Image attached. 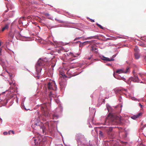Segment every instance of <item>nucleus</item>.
Masks as SVG:
<instances>
[{
  "label": "nucleus",
  "mask_w": 146,
  "mask_h": 146,
  "mask_svg": "<svg viewBox=\"0 0 146 146\" xmlns=\"http://www.w3.org/2000/svg\"><path fill=\"white\" fill-rule=\"evenodd\" d=\"M122 119L120 116L110 113L106 117L104 125H117L121 123Z\"/></svg>",
  "instance_id": "obj_1"
},
{
  "label": "nucleus",
  "mask_w": 146,
  "mask_h": 146,
  "mask_svg": "<svg viewBox=\"0 0 146 146\" xmlns=\"http://www.w3.org/2000/svg\"><path fill=\"white\" fill-rule=\"evenodd\" d=\"M48 60L46 58L42 59L40 58L36 64L35 67L36 72L35 77L38 79L40 75V72L42 70V66L46 65L47 63Z\"/></svg>",
  "instance_id": "obj_2"
},
{
  "label": "nucleus",
  "mask_w": 146,
  "mask_h": 146,
  "mask_svg": "<svg viewBox=\"0 0 146 146\" xmlns=\"http://www.w3.org/2000/svg\"><path fill=\"white\" fill-rule=\"evenodd\" d=\"M130 68L129 67H127L126 69L124 68H122L118 69L115 72H114L113 74V76L119 80H122L125 82L126 81V79L124 78L123 76L121 77L120 75H119L117 74H116L115 73L117 74H120L121 73H126L128 72L129 71Z\"/></svg>",
  "instance_id": "obj_3"
},
{
  "label": "nucleus",
  "mask_w": 146,
  "mask_h": 146,
  "mask_svg": "<svg viewBox=\"0 0 146 146\" xmlns=\"http://www.w3.org/2000/svg\"><path fill=\"white\" fill-rule=\"evenodd\" d=\"M59 75H61V76H60L59 81L60 88L61 89H63L66 86L67 82L64 78H66L67 76L64 73L62 72H60Z\"/></svg>",
  "instance_id": "obj_4"
},
{
  "label": "nucleus",
  "mask_w": 146,
  "mask_h": 146,
  "mask_svg": "<svg viewBox=\"0 0 146 146\" xmlns=\"http://www.w3.org/2000/svg\"><path fill=\"white\" fill-rule=\"evenodd\" d=\"M37 136L36 137L37 139L33 138L31 141V143L32 146L36 145V146H39L40 142L41 141V135L38 133L37 135Z\"/></svg>",
  "instance_id": "obj_5"
},
{
  "label": "nucleus",
  "mask_w": 146,
  "mask_h": 146,
  "mask_svg": "<svg viewBox=\"0 0 146 146\" xmlns=\"http://www.w3.org/2000/svg\"><path fill=\"white\" fill-rule=\"evenodd\" d=\"M40 109L41 111L44 112L46 118H44L42 119L43 120H46V119L50 117V115L47 114V113L45 111L46 106L45 104H43L40 106Z\"/></svg>",
  "instance_id": "obj_6"
},
{
  "label": "nucleus",
  "mask_w": 146,
  "mask_h": 146,
  "mask_svg": "<svg viewBox=\"0 0 146 146\" xmlns=\"http://www.w3.org/2000/svg\"><path fill=\"white\" fill-rule=\"evenodd\" d=\"M17 39L23 41H31L34 40V37H16Z\"/></svg>",
  "instance_id": "obj_7"
},
{
  "label": "nucleus",
  "mask_w": 146,
  "mask_h": 146,
  "mask_svg": "<svg viewBox=\"0 0 146 146\" xmlns=\"http://www.w3.org/2000/svg\"><path fill=\"white\" fill-rule=\"evenodd\" d=\"M56 86L55 82L52 81L49 82L48 84V87L49 90H54L53 87Z\"/></svg>",
  "instance_id": "obj_8"
},
{
  "label": "nucleus",
  "mask_w": 146,
  "mask_h": 146,
  "mask_svg": "<svg viewBox=\"0 0 146 146\" xmlns=\"http://www.w3.org/2000/svg\"><path fill=\"white\" fill-rule=\"evenodd\" d=\"M9 82L10 85H11V86L9 89V90L11 92H13L14 91V90H13L14 88L13 86H15V83L14 82L13 80L12 79H11V81H9Z\"/></svg>",
  "instance_id": "obj_9"
},
{
  "label": "nucleus",
  "mask_w": 146,
  "mask_h": 146,
  "mask_svg": "<svg viewBox=\"0 0 146 146\" xmlns=\"http://www.w3.org/2000/svg\"><path fill=\"white\" fill-rule=\"evenodd\" d=\"M130 79L133 82H141L142 83V82H140V80L139 79L137 76L136 74H134V77H131Z\"/></svg>",
  "instance_id": "obj_10"
},
{
  "label": "nucleus",
  "mask_w": 146,
  "mask_h": 146,
  "mask_svg": "<svg viewBox=\"0 0 146 146\" xmlns=\"http://www.w3.org/2000/svg\"><path fill=\"white\" fill-rule=\"evenodd\" d=\"M142 115V113L141 112H140L137 114L134 115L131 117V118L134 120L136 119L139 117L141 116Z\"/></svg>",
  "instance_id": "obj_11"
},
{
  "label": "nucleus",
  "mask_w": 146,
  "mask_h": 146,
  "mask_svg": "<svg viewBox=\"0 0 146 146\" xmlns=\"http://www.w3.org/2000/svg\"><path fill=\"white\" fill-rule=\"evenodd\" d=\"M127 91V90L119 88L117 89V93H119L120 94H122L123 93H124V92H126Z\"/></svg>",
  "instance_id": "obj_12"
},
{
  "label": "nucleus",
  "mask_w": 146,
  "mask_h": 146,
  "mask_svg": "<svg viewBox=\"0 0 146 146\" xmlns=\"http://www.w3.org/2000/svg\"><path fill=\"white\" fill-rule=\"evenodd\" d=\"M40 129L42 131V133L46 134V128L44 125H41L40 126Z\"/></svg>",
  "instance_id": "obj_13"
},
{
  "label": "nucleus",
  "mask_w": 146,
  "mask_h": 146,
  "mask_svg": "<svg viewBox=\"0 0 146 146\" xmlns=\"http://www.w3.org/2000/svg\"><path fill=\"white\" fill-rule=\"evenodd\" d=\"M101 59L104 60H106L108 61H111L114 60L113 58H111V59H110V58L105 57L104 56H102V58H101Z\"/></svg>",
  "instance_id": "obj_14"
},
{
  "label": "nucleus",
  "mask_w": 146,
  "mask_h": 146,
  "mask_svg": "<svg viewBox=\"0 0 146 146\" xmlns=\"http://www.w3.org/2000/svg\"><path fill=\"white\" fill-rule=\"evenodd\" d=\"M138 51H137V52H135L134 54V56L135 59H138L140 57V55L139 53H138L137 52Z\"/></svg>",
  "instance_id": "obj_15"
},
{
  "label": "nucleus",
  "mask_w": 146,
  "mask_h": 146,
  "mask_svg": "<svg viewBox=\"0 0 146 146\" xmlns=\"http://www.w3.org/2000/svg\"><path fill=\"white\" fill-rule=\"evenodd\" d=\"M5 61L2 59L0 58V64L2 66H6Z\"/></svg>",
  "instance_id": "obj_16"
},
{
  "label": "nucleus",
  "mask_w": 146,
  "mask_h": 146,
  "mask_svg": "<svg viewBox=\"0 0 146 146\" xmlns=\"http://www.w3.org/2000/svg\"><path fill=\"white\" fill-rule=\"evenodd\" d=\"M9 27V25L7 24L6 25L4 26V27L2 28L1 30L2 31H3L5 30L8 29Z\"/></svg>",
  "instance_id": "obj_17"
},
{
  "label": "nucleus",
  "mask_w": 146,
  "mask_h": 146,
  "mask_svg": "<svg viewBox=\"0 0 146 146\" xmlns=\"http://www.w3.org/2000/svg\"><path fill=\"white\" fill-rule=\"evenodd\" d=\"M106 106L108 111L110 112L111 111V107L108 104H106Z\"/></svg>",
  "instance_id": "obj_18"
},
{
  "label": "nucleus",
  "mask_w": 146,
  "mask_h": 146,
  "mask_svg": "<svg viewBox=\"0 0 146 146\" xmlns=\"http://www.w3.org/2000/svg\"><path fill=\"white\" fill-rule=\"evenodd\" d=\"M79 55V54H74L72 53H70V55L74 57H76L77 56H78Z\"/></svg>",
  "instance_id": "obj_19"
},
{
  "label": "nucleus",
  "mask_w": 146,
  "mask_h": 146,
  "mask_svg": "<svg viewBox=\"0 0 146 146\" xmlns=\"http://www.w3.org/2000/svg\"><path fill=\"white\" fill-rule=\"evenodd\" d=\"M91 49L93 51H95L96 53L98 52V50L96 48H95L94 47H92Z\"/></svg>",
  "instance_id": "obj_20"
},
{
  "label": "nucleus",
  "mask_w": 146,
  "mask_h": 146,
  "mask_svg": "<svg viewBox=\"0 0 146 146\" xmlns=\"http://www.w3.org/2000/svg\"><path fill=\"white\" fill-rule=\"evenodd\" d=\"M37 38H35V40H36L37 41L39 42H40L41 41V40L40 38V37H37Z\"/></svg>",
  "instance_id": "obj_21"
},
{
  "label": "nucleus",
  "mask_w": 146,
  "mask_h": 146,
  "mask_svg": "<svg viewBox=\"0 0 146 146\" xmlns=\"http://www.w3.org/2000/svg\"><path fill=\"white\" fill-rule=\"evenodd\" d=\"M52 117L53 119H56L58 118V116L57 115H53Z\"/></svg>",
  "instance_id": "obj_22"
},
{
  "label": "nucleus",
  "mask_w": 146,
  "mask_h": 146,
  "mask_svg": "<svg viewBox=\"0 0 146 146\" xmlns=\"http://www.w3.org/2000/svg\"><path fill=\"white\" fill-rule=\"evenodd\" d=\"M113 129V128L112 127H109V128H108L107 129V131L109 132H111Z\"/></svg>",
  "instance_id": "obj_23"
},
{
  "label": "nucleus",
  "mask_w": 146,
  "mask_h": 146,
  "mask_svg": "<svg viewBox=\"0 0 146 146\" xmlns=\"http://www.w3.org/2000/svg\"><path fill=\"white\" fill-rule=\"evenodd\" d=\"M96 24L97 26L100 29H104V28L100 25L98 24V23H97Z\"/></svg>",
  "instance_id": "obj_24"
},
{
  "label": "nucleus",
  "mask_w": 146,
  "mask_h": 146,
  "mask_svg": "<svg viewBox=\"0 0 146 146\" xmlns=\"http://www.w3.org/2000/svg\"><path fill=\"white\" fill-rule=\"evenodd\" d=\"M49 96H50V100H51L52 97V94L51 92H50L49 94Z\"/></svg>",
  "instance_id": "obj_25"
},
{
  "label": "nucleus",
  "mask_w": 146,
  "mask_h": 146,
  "mask_svg": "<svg viewBox=\"0 0 146 146\" xmlns=\"http://www.w3.org/2000/svg\"><path fill=\"white\" fill-rule=\"evenodd\" d=\"M99 135L101 136H103V133L101 131H99Z\"/></svg>",
  "instance_id": "obj_26"
},
{
  "label": "nucleus",
  "mask_w": 146,
  "mask_h": 146,
  "mask_svg": "<svg viewBox=\"0 0 146 146\" xmlns=\"http://www.w3.org/2000/svg\"><path fill=\"white\" fill-rule=\"evenodd\" d=\"M40 121H39L37 123H35V125L36 126H39V123H40Z\"/></svg>",
  "instance_id": "obj_27"
},
{
  "label": "nucleus",
  "mask_w": 146,
  "mask_h": 146,
  "mask_svg": "<svg viewBox=\"0 0 146 146\" xmlns=\"http://www.w3.org/2000/svg\"><path fill=\"white\" fill-rule=\"evenodd\" d=\"M4 135H6L8 134V133L7 131L4 132L3 133Z\"/></svg>",
  "instance_id": "obj_28"
},
{
  "label": "nucleus",
  "mask_w": 146,
  "mask_h": 146,
  "mask_svg": "<svg viewBox=\"0 0 146 146\" xmlns=\"http://www.w3.org/2000/svg\"><path fill=\"white\" fill-rule=\"evenodd\" d=\"M90 21L92 22H94V20L93 19H90Z\"/></svg>",
  "instance_id": "obj_29"
},
{
  "label": "nucleus",
  "mask_w": 146,
  "mask_h": 146,
  "mask_svg": "<svg viewBox=\"0 0 146 146\" xmlns=\"http://www.w3.org/2000/svg\"><path fill=\"white\" fill-rule=\"evenodd\" d=\"M131 99H132V100H136V98H135L134 97H132Z\"/></svg>",
  "instance_id": "obj_30"
},
{
  "label": "nucleus",
  "mask_w": 146,
  "mask_h": 146,
  "mask_svg": "<svg viewBox=\"0 0 146 146\" xmlns=\"http://www.w3.org/2000/svg\"><path fill=\"white\" fill-rule=\"evenodd\" d=\"M76 140L78 142H80V141L79 140V139H78V138H76Z\"/></svg>",
  "instance_id": "obj_31"
},
{
  "label": "nucleus",
  "mask_w": 146,
  "mask_h": 146,
  "mask_svg": "<svg viewBox=\"0 0 146 146\" xmlns=\"http://www.w3.org/2000/svg\"><path fill=\"white\" fill-rule=\"evenodd\" d=\"M53 41L56 44H58V42L57 41H56V40H53Z\"/></svg>",
  "instance_id": "obj_32"
},
{
  "label": "nucleus",
  "mask_w": 146,
  "mask_h": 146,
  "mask_svg": "<svg viewBox=\"0 0 146 146\" xmlns=\"http://www.w3.org/2000/svg\"><path fill=\"white\" fill-rule=\"evenodd\" d=\"M55 65V64H52V65H51V66L53 68L54 67Z\"/></svg>",
  "instance_id": "obj_33"
},
{
  "label": "nucleus",
  "mask_w": 146,
  "mask_h": 146,
  "mask_svg": "<svg viewBox=\"0 0 146 146\" xmlns=\"http://www.w3.org/2000/svg\"><path fill=\"white\" fill-rule=\"evenodd\" d=\"M45 15L46 16H49V15L48 13H46L45 14Z\"/></svg>",
  "instance_id": "obj_34"
},
{
  "label": "nucleus",
  "mask_w": 146,
  "mask_h": 146,
  "mask_svg": "<svg viewBox=\"0 0 146 146\" xmlns=\"http://www.w3.org/2000/svg\"><path fill=\"white\" fill-rule=\"evenodd\" d=\"M139 105L140 106L141 108H142L143 107V106L140 103H139Z\"/></svg>",
  "instance_id": "obj_35"
},
{
  "label": "nucleus",
  "mask_w": 146,
  "mask_h": 146,
  "mask_svg": "<svg viewBox=\"0 0 146 146\" xmlns=\"http://www.w3.org/2000/svg\"><path fill=\"white\" fill-rule=\"evenodd\" d=\"M11 130H10V131H8V133L9 135L10 134H11Z\"/></svg>",
  "instance_id": "obj_36"
},
{
  "label": "nucleus",
  "mask_w": 146,
  "mask_h": 146,
  "mask_svg": "<svg viewBox=\"0 0 146 146\" xmlns=\"http://www.w3.org/2000/svg\"><path fill=\"white\" fill-rule=\"evenodd\" d=\"M11 132L13 134H14V131L13 130H11Z\"/></svg>",
  "instance_id": "obj_37"
},
{
  "label": "nucleus",
  "mask_w": 146,
  "mask_h": 146,
  "mask_svg": "<svg viewBox=\"0 0 146 146\" xmlns=\"http://www.w3.org/2000/svg\"><path fill=\"white\" fill-rule=\"evenodd\" d=\"M88 41H87L85 42H83V44H85V43H88Z\"/></svg>",
  "instance_id": "obj_38"
},
{
  "label": "nucleus",
  "mask_w": 146,
  "mask_h": 146,
  "mask_svg": "<svg viewBox=\"0 0 146 146\" xmlns=\"http://www.w3.org/2000/svg\"><path fill=\"white\" fill-rule=\"evenodd\" d=\"M110 38H107L106 40H110Z\"/></svg>",
  "instance_id": "obj_39"
},
{
  "label": "nucleus",
  "mask_w": 146,
  "mask_h": 146,
  "mask_svg": "<svg viewBox=\"0 0 146 146\" xmlns=\"http://www.w3.org/2000/svg\"><path fill=\"white\" fill-rule=\"evenodd\" d=\"M88 58L89 59V60H90L91 58V57H89Z\"/></svg>",
  "instance_id": "obj_40"
},
{
  "label": "nucleus",
  "mask_w": 146,
  "mask_h": 146,
  "mask_svg": "<svg viewBox=\"0 0 146 146\" xmlns=\"http://www.w3.org/2000/svg\"><path fill=\"white\" fill-rule=\"evenodd\" d=\"M37 27H38L39 28H40V26H37Z\"/></svg>",
  "instance_id": "obj_41"
},
{
  "label": "nucleus",
  "mask_w": 146,
  "mask_h": 146,
  "mask_svg": "<svg viewBox=\"0 0 146 146\" xmlns=\"http://www.w3.org/2000/svg\"><path fill=\"white\" fill-rule=\"evenodd\" d=\"M140 146H145V145H141Z\"/></svg>",
  "instance_id": "obj_42"
},
{
  "label": "nucleus",
  "mask_w": 146,
  "mask_h": 146,
  "mask_svg": "<svg viewBox=\"0 0 146 146\" xmlns=\"http://www.w3.org/2000/svg\"><path fill=\"white\" fill-rule=\"evenodd\" d=\"M94 36L96 37V36Z\"/></svg>",
  "instance_id": "obj_43"
},
{
  "label": "nucleus",
  "mask_w": 146,
  "mask_h": 146,
  "mask_svg": "<svg viewBox=\"0 0 146 146\" xmlns=\"http://www.w3.org/2000/svg\"><path fill=\"white\" fill-rule=\"evenodd\" d=\"M108 64V65H110V64Z\"/></svg>",
  "instance_id": "obj_44"
},
{
  "label": "nucleus",
  "mask_w": 146,
  "mask_h": 146,
  "mask_svg": "<svg viewBox=\"0 0 146 146\" xmlns=\"http://www.w3.org/2000/svg\"><path fill=\"white\" fill-rule=\"evenodd\" d=\"M113 56H114V57H115V56H114V55H113Z\"/></svg>",
  "instance_id": "obj_45"
},
{
  "label": "nucleus",
  "mask_w": 146,
  "mask_h": 146,
  "mask_svg": "<svg viewBox=\"0 0 146 146\" xmlns=\"http://www.w3.org/2000/svg\"><path fill=\"white\" fill-rule=\"evenodd\" d=\"M33 125H32V127H33Z\"/></svg>",
  "instance_id": "obj_46"
},
{
  "label": "nucleus",
  "mask_w": 146,
  "mask_h": 146,
  "mask_svg": "<svg viewBox=\"0 0 146 146\" xmlns=\"http://www.w3.org/2000/svg\"><path fill=\"white\" fill-rule=\"evenodd\" d=\"M5 12H7V11H5Z\"/></svg>",
  "instance_id": "obj_47"
},
{
  "label": "nucleus",
  "mask_w": 146,
  "mask_h": 146,
  "mask_svg": "<svg viewBox=\"0 0 146 146\" xmlns=\"http://www.w3.org/2000/svg\"><path fill=\"white\" fill-rule=\"evenodd\" d=\"M139 75H140V76H141V74H139Z\"/></svg>",
  "instance_id": "obj_48"
},
{
  "label": "nucleus",
  "mask_w": 146,
  "mask_h": 146,
  "mask_svg": "<svg viewBox=\"0 0 146 146\" xmlns=\"http://www.w3.org/2000/svg\"><path fill=\"white\" fill-rule=\"evenodd\" d=\"M101 36L102 37V36Z\"/></svg>",
  "instance_id": "obj_49"
},
{
  "label": "nucleus",
  "mask_w": 146,
  "mask_h": 146,
  "mask_svg": "<svg viewBox=\"0 0 146 146\" xmlns=\"http://www.w3.org/2000/svg\"><path fill=\"white\" fill-rule=\"evenodd\" d=\"M134 50H136V49H134Z\"/></svg>",
  "instance_id": "obj_50"
},
{
  "label": "nucleus",
  "mask_w": 146,
  "mask_h": 146,
  "mask_svg": "<svg viewBox=\"0 0 146 146\" xmlns=\"http://www.w3.org/2000/svg\"><path fill=\"white\" fill-rule=\"evenodd\" d=\"M61 145H59V146H61Z\"/></svg>",
  "instance_id": "obj_51"
},
{
  "label": "nucleus",
  "mask_w": 146,
  "mask_h": 146,
  "mask_svg": "<svg viewBox=\"0 0 146 146\" xmlns=\"http://www.w3.org/2000/svg\"><path fill=\"white\" fill-rule=\"evenodd\" d=\"M96 37V38H98V37Z\"/></svg>",
  "instance_id": "obj_52"
},
{
  "label": "nucleus",
  "mask_w": 146,
  "mask_h": 146,
  "mask_svg": "<svg viewBox=\"0 0 146 146\" xmlns=\"http://www.w3.org/2000/svg\"><path fill=\"white\" fill-rule=\"evenodd\" d=\"M119 37V38H122V37Z\"/></svg>",
  "instance_id": "obj_53"
}]
</instances>
